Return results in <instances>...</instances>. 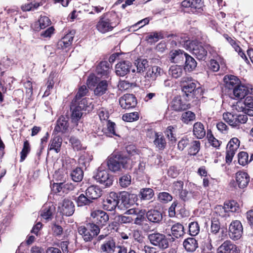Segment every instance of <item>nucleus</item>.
I'll return each mask as SVG.
<instances>
[{
	"label": "nucleus",
	"instance_id": "22",
	"mask_svg": "<svg viewBox=\"0 0 253 253\" xmlns=\"http://www.w3.org/2000/svg\"><path fill=\"white\" fill-rule=\"evenodd\" d=\"M102 194V190L98 186L92 185L87 188L85 195L90 200L96 199Z\"/></svg>",
	"mask_w": 253,
	"mask_h": 253
},
{
	"label": "nucleus",
	"instance_id": "56",
	"mask_svg": "<svg viewBox=\"0 0 253 253\" xmlns=\"http://www.w3.org/2000/svg\"><path fill=\"white\" fill-rule=\"evenodd\" d=\"M88 101V98H84L81 100H79L78 102H75V104H76L78 107L83 111L85 110L87 107H89L91 103Z\"/></svg>",
	"mask_w": 253,
	"mask_h": 253
},
{
	"label": "nucleus",
	"instance_id": "16",
	"mask_svg": "<svg viewBox=\"0 0 253 253\" xmlns=\"http://www.w3.org/2000/svg\"><path fill=\"white\" fill-rule=\"evenodd\" d=\"M164 73L163 69L158 66H149L145 77L152 81H155L157 78L162 76Z\"/></svg>",
	"mask_w": 253,
	"mask_h": 253
},
{
	"label": "nucleus",
	"instance_id": "19",
	"mask_svg": "<svg viewBox=\"0 0 253 253\" xmlns=\"http://www.w3.org/2000/svg\"><path fill=\"white\" fill-rule=\"evenodd\" d=\"M117 247L115 241L112 238H109L101 245L100 250L103 253H113Z\"/></svg>",
	"mask_w": 253,
	"mask_h": 253
},
{
	"label": "nucleus",
	"instance_id": "32",
	"mask_svg": "<svg viewBox=\"0 0 253 253\" xmlns=\"http://www.w3.org/2000/svg\"><path fill=\"white\" fill-rule=\"evenodd\" d=\"M184 55L185 58L184 69L188 71L194 70L197 66V62L194 58L187 53H184Z\"/></svg>",
	"mask_w": 253,
	"mask_h": 253
},
{
	"label": "nucleus",
	"instance_id": "51",
	"mask_svg": "<svg viewBox=\"0 0 253 253\" xmlns=\"http://www.w3.org/2000/svg\"><path fill=\"white\" fill-rule=\"evenodd\" d=\"M200 231V227L197 222H192L189 225V232L191 236L197 235Z\"/></svg>",
	"mask_w": 253,
	"mask_h": 253
},
{
	"label": "nucleus",
	"instance_id": "11",
	"mask_svg": "<svg viewBox=\"0 0 253 253\" xmlns=\"http://www.w3.org/2000/svg\"><path fill=\"white\" fill-rule=\"evenodd\" d=\"M61 213L66 216L72 215L75 211V206L73 202L69 199L65 198L59 203L58 206Z\"/></svg>",
	"mask_w": 253,
	"mask_h": 253
},
{
	"label": "nucleus",
	"instance_id": "47",
	"mask_svg": "<svg viewBox=\"0 0 253 253\" xmlns=\"http://www.w3.org/2000/svg\"><path fill=\"white\" fill-rule=\"evenodd\" d=\"M87 92L88 89L85 85H84L81 86L79 88V90L72 102H78L82 97L84 96L86 94Z\"/></svg>",
	"mask_w": 253,
	"mask_h": 253
},
{
	"label": "nucleus",
	"instance_id": "45",
	"mask_svg": "<svg viewBox=\"0 0 253 253\" xmlns=\"http://www.w3.org/2000/svg\"><path fill=\"white\" fill-rule=\"evenodd\" d=\"M164 38V37L162 33L154 32L149 34L146 37V40L148 42L152 43Z\"/></svg>",
	"mask_w": 253,
	"mask_h": 253
},
{
	"label": "nucleus",
	"instance_id": "29",
	"mask_svg": "<svg viewBox=\"0 0 253 253\" xmlns=\"http://www.w3.org/2000/svg\"><path fill=\"white\" fill-rule=\"evenodd\" d=\"M233 95L238 99L244 98L249 92L248 88L244 85H238L233 89Z\"/></svg>",
	"mask_w": 253,
	"mask_h": 253
},
{
	"label": "nucleus",
	"instance_id": "4",
	"mask_svg": "<svg viewBox=\"0 0 253 253\" xmlns=\"http://www.w3.org/2000/svg\"><path fill=\"white\" fill-rule=\"evenodd\" d=\"M100 232L98 225L93 223H89L86 226H81L78 228L79 233L82 236L85 242L90 241L92 238L96 236Z\"/></svg>",
	"mask_w": 253,
	"mask_h": 253
},
{
	"label": "nucleus",
	"instance_id": "21",
	"mask_svg": "<svg viewBox=\"0 0 253 253\" xmlns=\"http://www.w3.org/2000/svg\"><path fill=\"white\" fill-rule=\"evenodd\" d=\"M223 81L225 87L229 89H234L240 83L239 79L232 75H227L224 77Z\"/></svg>",
	"mask_w": 253,
	"mask_h": 253
},
{
	"label": "nucleus",
	"instance_id": "10",
	"mask_svg": "<svg viewBox=\"0 0 253 253\" xmlns=\"http://www.w3.org/2000/svg\"><path fill=\"white\" fill-rule=\"evenodd\" d=\"M121 107L125 109L134 108L137 104L136 97L132 94H126L119 99Z\"/></svg>",
	"mask_w": 253,
	"mask_h": 253
},
{
	"label": "nucleus",
	"instance_id": "52",
	"mask_svg": "<svg viewBox=\"0 0 253 253\" xmlns=\"http://www.w3.org/2000/svg\"><path fill=\"white\" fill-rule=\"evenodd\" d=\"M202 249L204 253H210L213 249L211 244V240L208 238L203 242Z\"/></svg>",
	"mask_w": 253,
	"mask_h": 253
},
{
	"label": "nucleus",
	"instance_id": "46",
	"mask_svg": "<svg viewBox=\"0 0 253 253\" xmlns=\"http://www.w3.org/2000/svg\"><path fill=\"white\" fill-rule=\"evenodd\" d=\"M76 202L78 207H82L89 205L92 203V201L86 195L85 196L84 194H81L76 200Z\"/></svg>",
	"mask_w": 253,
	"mask_h": 253
},
{
	"label": "nucleus",
	"instance_id": "54",
	"mask_svg": "<svg viewBox=\"0 0 253 253\" xmlns=\"http://www.w3.org/2000/svg\"><path fill=\"white\" fill-rule=\"evenodd\" d=\"M190 138L187 136L183 137L178 143V149L181 151L183 150L190 144Z\"/></svg>",
	"mask_w": 253,
	"mask_h": 253
},
{
	"label": "nucleus",
	"instance_id": "20",
	"mask_svg": "<svg viewBox=\"0 0 253 253\" xmlns=\"http://www.w3.org/2000/svg\"><path fill=\"white\" fill-rule=\"evenodd\" d=\"M236 180L239 187L244 188L248 185L250 176L247 172L240 171L236 173Z\"/></svg>",
	"mask_w": 253,
	"mask_h": 253
},
{
	"label": "nucleus",
	"instance_id": "13",
	"mask_svg": "<svg viewBox=\"0 0 253 253\" xmlns=\"http://www.w3.org/2000/svg\"><path fill=\"white\" fill-rule=\"evenodd\" d=\"M217 253H240V250L236 245L227 240L218 248Z\"/></svg>",
	"mask_w": 253,
	"mask_h": 253
},
{
	"label": "nucleus",
	"instance_id": "24",
	"mask_svg": "<svg viewBox=\"0 0 253 253\" xmlns=\"http://www.w3.org/2000/svg\"><path fill=\"white\" fill-rule=\"evenodd\" d=\"M75 33L74 31H70L62 38L58 42V46L59 47H61L63 48L70 46L72 43Z\"/></svg>",
	"mask_w": 253,
	"mask_h": 253
},
{
	"label": "nucleus",
	"instance_id": "63",
	"mask_svg": "<svg viewBox=\"0 0 253 253\" xmlns=\"http://www.w3.org/2000/svg\"><path fill=\"white\" fill-rule=\"evenodd\" d=\"M174 127L171 126H169L166 130L165 131V134L168 137V138L172 142H175L176 141V137L174 134L173 133V130Z\"/></svg>",
	"mask_w": 253,
	"mask_h": 253
},
{
	"label": "nucleus",
	"instance_id": "1",
	"mask_svg": "<svg viewBox=\"0 0 253 253\" xmlns=\"http://www.w3.org/2000/svg\"><path fill=\"white\" fill-rule=\"evenodd\" d=\"M173 37L180 44L189 50L199 60H205L207 55V51L201 42L197 41H190L188 40H183L182 38L179 40V37L171 35L167 36L168 38Z\"/></svg>",
	"mask_w": 253,
	"mask_h": 253
},
{
	"label": "nucleus",
	"instance_id": "34",
	"mask_svg": "<svg viewBox=\"0 0 253 253\" xmlns=\"http://www.w3.org/2000/svg\"><path fill=\"white\" fill-rule=\"evenodd\" d=\"M108 84L106 80H103L99 82L94 90L95 95L101 96L106 93L108 89Z\"/></svg>",
	"mask_w": 253,
	"mask_h": 253
},
{
	"label": "nucleus",
	"instance_id": "7",
	"mask_svg": "<svg viewBox=\"0 0 253 253\" xmlns=\"http://www.w3.org/2000/svg\"><path fill=\"white\" fill-rule=\"evenodd\" d=\"M150 243L161 250L167 249L169 246V239L163 234L154 232L148 236Z\"/></svg>",
	"mask_w": 253,
	"mask_h": 253
},
{
	"label": "nucleus",
	"instance_id": "39",
	"mask_svg": "<svg viewBox=\"0 0 253 253\" xmlns=\"http://www.w3.org/2000/svg\"><path fill=\"white\" fill-rule=\"evenodd\" d=\"M138 73H143L146 71L149 67L148 62L146 59H139L135 62Z\"/></svg>",
	"mask_w": 253,
	"mask_h": 253
},
{
	"label": "nucleus",
	"instance_id": "60",
	"mask_svg": "<svg viewBox=\"0 0 253 253\" xmlns=\"http://www.w3.org/2000/svg\"><path fill=\"white\" fill-rule=\"evenodd\" d=\"M115 124L113 122H110L109 121L107 122V132L105 133H106L107 135L109 136H112V135H117V134L116 133L115 131Z\"/></svg>",
	"mask_w": 253,
	"mask_h": 253
},
{
	"label": "nucleus",
	"instance_id": "18",
	"mask_svg": "<svg viewBox=\"0 0 253 253\" xmlns=\"http://www.w3.org/2000/svg\"><path fill=\"white\" fill-rule=\"evenodd\" d=\"M182 84V90L188 96V93H192L196 88V83L192 81V78L189 77H183L181 79Z\"/></svg>",
	"mask_w": 253,
	"mask_h": 253
},
{
	"label": "nucleus",
	"instance_id": "33",
	"mask_svg": "<svg viewBox=\"0 0 253 253\" xmlns=\"http://www.w3.org/2000/svg\"><path fill=\"white\" fill-rule=\"evenodd\" d=\"M183 246L189 252H193L198 248L197 240L194 238H188L183 242Z\"/></svg>",
	"mask_w": 253,
	"mask_h": 253
},
{
	"label": "nucleus",
	"instance_id": "50",
	"mask_svg": "<svg viewBox=\"0 0 253 253\" xmlns=\"http://www.w3.org/2000/svg\"><path fill=\"white\" fill-rule=\"evenodd\" d=\"M158 200L163 203H167L172 200V196L168 192H161L158 196Z\"/></svg>",
	"mask_w": 253,
	"mask_h": 253
},
{
	"label": "nucleus",
	"instance_id": "27",
	"mask_svg": "<svg viewBox=\"0 0 253 253\" xmlns=\"http://www.w3.org/2000/svg\"><path fill=\"white\" fill-rule=\"evenodd\" d=\"M71 109L72 110L71 115L72 122L74 123L77 124L76 128L78 130H80V128L78 127V123H77V122L80 121V120L81 119V117H82L83 110L78 107L76 106V104H75V105H72L71 106Z\"/></svg>",
	"mask_w": 253,
	"mask_h": 253
},
{
	"label": "nucleus",
	"instance_id": "48",
	"mask_svg": "<svg viewBox=\"0 0 253 253\" xmlns=\"http://www.w3.org/2000/svg\"><path fill=\"white\" fill-rule=\"evenodd\" d=\"M30 151V146L28 141L26 140L24 142L23 149L20 153V162H23L26 158Z\"/></svg>",
	"mask_w": 253,
	"mask_h": 253
},
{
	"label": "nucleus",
	"instance_id": "53",
	"mask_svg": "<svg viewBox=\"0 0 253 253\" xmlns=\"http://www.w3.org/2000/svg\"><path fill=\"white\" fill-rule=\"evenodd\" d=\"M183 182L182 181H177L173 183L172 187V192L176 195H177L183 190Z\"/></svg>",
	"mask_w": 253,
	"mask_h": 253
},
{
	"label": "nucleus",
	"instance_id": "62",
	"mask_svg": "<svg viewBox=\"0 0 253 253\" xmlns=\"http://www.w3.org/2000/svg\"><path fill=\"white\" fill-rule=\"evenodd\" d=\"M132 236L135 241L140 244L144 242V237L142 235L140 231L138 230H133L132 233Z\"/></svg>",
	"mask_w": 253,
	"mask_h": 253
},
{
	"label": "nucleus",
	"instance_id": "59",
	"mask_svg": "<svg viewBox=\"0 0 253 253\" xmlns=\"http://www.w3.org/2000/svg\"><path fill=\"white\" fill-rule=\"evenodd\" d=\"M220 228V225L219 220L213 217L211 220V231L213 234H216L218 232Z\"/></svg>",
	"mask_w": 253,
	"mask_h": 253
},
{
	"label": "nucleus",
	"instance_id": "14",
	"mask_svg": "<svg viewBox=\"0 0 253 253\" xmlns=\"http://www.w3.org/2000/svg\"><path fill=\"white\" fill-rule=\"evenodd\" d=\"M91 216L94 222H96L99 225H103L109 220V215L106 212L101 210H95L91 213Z\"/></svg>",
	"mask_w": 253,
	"mask_h": 253
},
{
	"label": "nucleus",
	"instance_id": "2",
	"mask_svg": "<svg viewBox=\"0 0 253 253\" xmlns=\"http://www.w3.org/2000/svg\"><path fill=\"white\" fill-rule=\"evenodd\" d=\"M129 160L130 159L126 157H124L121 155H115L109 157L107 163L104 164L111 171L117 172L121 171L122 169H126Z\"/></svg>",
	"mask_w": 253,
	"mask_h": 253
},
{
	"label": "nucleus",
	"instance_id": "3",
	"mask_svg": "<svg viewBox=\"0 0 253 253\" xmlns=\"http://www.w3.org/2000/svg\"><path fill=\"white\" fill-rule=\"evenodd\" d=\"M93 177L97 182L104 185L105 187H109L112 185L113 176L110 175L106 169L105 164H102L98 168Z\"/></svg>",
	"mask_w": 253,
	"mask_h": 253
},
{
	"label": "nucleus",
	"instance_id": "55",
	"mask_svg": "<svg viewBox=\"0 0 253 253\" xmlns=\"http://www.w3.org/2000/svg\"><path fill=\"white\" fill-rule=\"evenodd\" d=\"M53 208L51 207H45L42 210L41 216L45 219H51L53 213Z\"/></svg>",
	"mask_w": 253,
	"mask_h": 253
},
{
	"label": "nucleus",
	"instance_id": "28",
	"mask_svg": "<svg viewBox=\"0 0 253 253\" xmlns=\"http://www.w3.org/2000/svg\"><path fill=\"white\" fill-rule=\"evenodd\" d=\"M62 143V139L59 136H54L50 141L48 145V150H54L57 153L60 151Z\"/></svg>",
	"mask_w": 253,
	"mask_h": 253
},
{
	"label": "nucleus",
	"instance_id": "12",
	"mask_svg": "<svg viewBox=\"0 0 253 253\" xmlns=\"http://www.w3.org/2000/svg\"><path fill=\"white\" fill-rule=\"evenodd\" d=\"M119 203L118 196L115 192L110 193L109 196L103 202L104 210L109 211L114 210Z\"/></svg>",
	"mask_w": 253,
	"mask_h": 253
},
{
	"label": "nucleus",
	"instance_id": "61",
	"mask_svg": "<svg viewBox=\"0 0 253 253\" xmlns=\"http://www.w3.org/2000/svg\"><path fill=\"white\" fill-rule=\"evenodd\" d=\"M69 141L75 150L79 151L82 148V144L80 141L75 137L72 136Z\"/></svg>",
	"mask_w": 253,
	"mask_h": 253
},
{
	"label": "nucleus",
	"instance_id": "17",
	"mask_svg": "<svg viewBox=\"0 0 253 253\" xmlns=\"http://www.w3.org/2000/svg\"><path fill=\"white\" fill-rule=\"evenodd\" d=\"M170 108L176 112L184 111L189 108V105L184 103L180 96H176L172 100Z\"/></svg>",
	"mask_w": 253,
	"mask_h": 253
},
{
	"label": "nucleus",
	"instance_id": "38",
	"mask_svg": "<svg viewBox=\"0 0 253 253\" xmlns=\"http://www.w3.org/2000/svg\"><path fill=\"white\" fill-rule=\"evenodd\" d=\"M169 73L173 78L177 79L182 75L183 68L180 66L172 65L170 67Z\"/></svg>",
	"mask_w": 253,
	"mask_h": 253
},
{
	"label": "nucleus",
	"instance_id": "5",
	"mask_svg": "<svg viewBox=\"0 0 253 253\" xmlns=\"http://www.w3.org/2000/svg\"><path fill=\"white\" fill-rule=\"evenodd\" d=\"M223 120L233 127H239L242 124L247 122L248 118L244 114H232L227 112L223 114Z\"/></svg>",
	"mask_w": 253,
	"mask_h": 253
},
{
	"label": "nucleus",
	"instance_id": "58",
	"mask_svg": "<svg viewBox=\"0 0 253 253\" xmlns=\"http://www.w3.org/2000/svg\"><path fill=\"white\" fill-rule=\"evenodd\" d=\"M138 114L136 112L126 113L123 116L122 119L126 122H133L138 119Z\"/></svg>",
	"mask_w": 253,
	"mask_h": 253
},
{
	"label": "nucleus",
	"instance_id": "30",
	"mask_svg": "<svg viewBox=\"0 0 253 253\" xmlns=\"http://www.w3.org/2000/svg\"><path fill=\"white\" fill-rule=\"evenodd\" d=\"M146 216L148 220L153 223H160L163 218L161 212L155 210L149 211L146 213Z\"/></svg>",
	"mask_w": 253,
	"mask_h": 253
},
{
	"label": "nucleus",
	"instance_id": "6",
	"mask_svg": "<svg viewBox=\"0 0 253 253\" xmlns=\"http://www.w3.org/2000/svg\"><path fill=\"white\" fill-rule=\"evenodd\" d=\"M117 25V23L113 22L112 20L107 18V14L104 13L99 17L96 28L100 33L105 34L112 31Z\"/></svg>",
	"mask_w": 253,
	"mask_h": 253
},
{
	"label": "nucleus",
	"instance_id": "23",
	"mask_svg": "<svg viewBox=\"0 0 253 253\" xmlns=\"http://www.w3.org/2000/svg\"><path fill=\"white\" fill-rule=\"evenodd\" d=\"M68 126V118L67 116H62L57 121L54 131L57 132H64L67 129Z\"/></svg>",
	"mask_w": 253,
	"mask_h": 253
},
{
	"label": "nucleus",
	"instance_id": "40",
	"mask_svg": "<svg viewBox=\"0 0 253 253\" xmlns=\"http://www.w3.org/2000/svg\"><path fill=\"white\" fill-rule=\"evenodd\" d=\"M154 143L160 150L164 149L166 146V142L164 136L158 133H155V139Z\"/></svg>",
	"mask_w": 253,
	"mask_h": 253
},
{
	"label": "nucleus",
	"instance_id": "49",
	"mask_svg": "<svg viewBox=\"0 0 253 253\" xmlns=\"http://www.w3.org/2000/svg\"><path fill=\"white\" fill-rule=\"evenodd\" d=\"M238 162L240 165L246 166L250 162L248 154L246 152H241L238 154Z\"/></svg>",
	"mask_w": 253,
	"mask_h": 253
},
{
	"label": "nucleus",
	"instance_id": "64",
	"mask_svg": "<svg viewBox=\"0 0 253 253\" xmlns=\"http://www.w3.org/2000/svg\"><path fill=\"white\" fill-rule=\"evenodd\" d=\"M50 23V20L46 16H42L39 20V24L41 29H44Z\"/></svg>",
	"mask_w": 253,
	"mask_h": 253
},
{
	"label": "nucleus",
	"instance_id": "8",
	"mask_svg": "<svg viewBox=\"0 0 253 253\" xmlns=\"http://www.w3.org/2000/svg\"><path fill=\"white\" fill-rule=\"evenodd\" d=\"M243 233V226L239 220L232 221L229 227V235L233 240H237L241 237Z\"/></svg>",
	"mask_w": 253,
	"mask_h": 253
},
{
	"label": "nucleus",
	"instance_id": "9",
	"mask_svg": "<svg viewBox=\"0 0 253 253\" xmlns=\"http://www.w3.org/2000/svg\"><path fill=\"white\" fill-rule=\"evenodd\" d=\"M240 142L239 140L234 137L232 138L228 143L226 147V161L227 163H230L235 154L236 152L240 146Z\"/></svg>",
	"mask_w": 253,
	"mask_h": 253
},
{
	"label": "nucleus",
	"instance_id": "41",
	"mask_svg": "<svg viewBox=\"0 0 253 253\" xmlns=\"http://www.w3.org/2000/svg\"><path fill=\"white\" fill-rule=\"evenodd\" d=\"M154 196L153 190L151 188H144L141 190L139 197L141 200H149Z\"/></svg>",
	"mask_w": 253,
	"mask_h": 253
},
{
	"label": "nucleus",
	"instance_id": "31",
	"mask_svg": "<svg viewBox=\"0 0 253 253\" xmlns=\"http://www.w3.org/2000/svg\"><path fill=\"white\" fill-rule=\"evenodd\" d=\"M96 73L101 77H107L109 74V64L107 61H102L96 67Z\"/></svg>",
	"mask_w": 253,
	"mask_h": 253
},
{
	"label": "nucleus",
	"instance_id": "42",
	"mask_svg": "<svg viewBox=\"0 0 253 253\" xmlns=\"http://www.w3.org/2000/svg\"><path fill=\"white\" fill-rule=\"evenodd\" d=\"M71 176L73 181L80 182L83 179L84 172L81 168H77L72 171Z\"/></svg>",
	"mask_w": 253,
	"mask_h": 253
},
{
	"label": "nucleus",
	"instance_id": "37",
	"mask_svg": "<svg viewBox=\"0 0 253 253\" xmlns=\"http://www.w3.org/2000/svg\"><path fill=\"white\" fill-rule=\"evenodd\" d=\"M119 202H121L120 206H118L119 208L122 205L124 208L127 209L130 205L129 200V195L126 192H123L120 194L118 197Z\"/></svg>",
	"mask_w": 253,
	"mask_h": 253
},
{
	"label": "nucleus",
	"instance_id": "26",
	"mask_svg": "<svg viewBox=\"0 0 253 253\" xmlns=\"http://www.w3.org/2000/svg\"><path fill=\"white\" fill-rule=\"evenodd\" d=\"M193 134L198 139H202L205 136L206 130L202 123L196 122L194 124Z\"/></svg>",
	"mask_w": 253,
	"mask_h": 253
},
{
	"label": "nucleus",
	"instance_id": "57",
	"mask_svg": "<svg viewBox=\"0 0 253 253\" xmlns=\"http://www.w3.org/2000/svg\"><path fill=\"white\" fill-rule=\"evenodd\" d=\"M131 179V176L126 174L120 178L119 183L122 187L126 188L130 184Z\"/></svg>",
	"mask_w": 253,
	"mask_h": 253
},
{
	"label": "nucleus",
	"instance_id": "43",
	"mask_svg": "<svg viewBox=\"0 0 253 253\" xmlns=\"http://www.w3.org/2000/svg\"><path fill=\"white\" fill-rule=\"evenodd\" d=\"M196 116L194 113L188 111L182 113L181 116L182 121L186 124L195 120Z\"/></svg>",
	"mask_w": 253,
	"mask_h": 253
},
{
	"label": "nucleus",
	"instance_id": "15",
	"mask_svg": "<svg viewBox=\"0 0 253 253\" xmlns=\"http://www.w3.org/2000/svg\"><path fill=\"white\" fill-rule=\"evenodd\" d=\"M131 66V63L128 61H123L118 63L115 67L116 74L119 76H125L130 72Z\"/></svg>",
	"mask_w": 253,
	"mask_h": 253
},
{
	"label": "nucleus",
	"instance_id": "36",
	"mask_svg": "<svg viewBox=\"0 0 253 253\" xmlns=\"http://www.w3.org/2000/svg\"><path fill=\"white\" fill-rule=\"evenodd\" d=\"M171 231L173 236L177 238L184 234V227L179 223L173 224L171 228Z\"/></svg>",
	"mask_w": 253,
	"mask_h": 253
},
{
	"label": "nucleus",
	"instance_id": "44",
	"mask_svg": "<svg viewBox=\"0 0 253 253\" xmlns=\"http://www.w3.org/2000/svg\"><path fill=\"white\" fill-rule=\"evenodd\" d=\"M201 143L198 140H193L191 143L189 148L188 153L190 155H196L200 149Z\"/></svg>",
	"mask_w": 253,
	"mask_h": 253
},
{
	"label": "nucleus",
	"instance_id": "35",
	"mask_svg": "<svg viewBox=\"0 0 253 253\" xmlns=\"http://www.w3.org/2000/svg\"><path fill=\"white\" fill-rule=\"evenodd\" d=\"M184 53L180 49L171 50L169 54V60L171 62H178L183 59Z\"/></svg>",
	"mask_w": 253,
	"mask_h": 253
},
{
	"label": "nucleus",
	"instance_id": "25",
	"mask_svg": "<svg viewBox=\"0 0 253 253\" xmlns=\"http://www.w3.org/2000/svg\"><path fill=\"white\" fill-rule=\"evenodd\" d=\"M239 205L235 201H231L224 203V206H217L216 210L217 211H227L231 212H236L239 210Z\"/></svg>",
	"mask_w": 253,
	"mask_h": 253
}]
</instances>
